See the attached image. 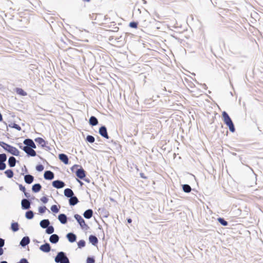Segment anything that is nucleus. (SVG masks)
I'll list each match as a JSON object with an SVG mask.
<instances>
[{
  "label": "nucleus",
  "mask_w": 263,
  "mask_h": 263,
  "mask_svg": "<svg viewBox=\"0 0 263 263\" xmlns=\"http://www.w3.org/2000/svg\"><path fill=\"white\" fill-rule=\"evenodd\" d=\"M0 146H2L5 151L13 155L17 156L19 155L20 152L16 148L7 144L4 142L0 141Z\"/></svg>",
  "instance_id": "obj_1"
},
{
  "label": "nucleus",
  "mask_w": 263,
  "mask_h": 263,
  "mask_svg": "<svg viewBox=\"0 0 263 263\" xmlns=\"http://www.w3.org/2000/svg\"><path fill=\"white\" fill-rule=\"evenodd\" d=\"M57 263H70L68 258L64 252H60L58 253L54 258Z\"/></svg>",
  "instance_id": "obj_2"
},
{
  "label": "nucleus",
  "mask_w": 263,
  "mask_h": 263,
  "mask_svg": "<svg viewBox=\"0 0 263 263\" xmlns=\"http://www.w3.org/2000/svg\"><path fill=\"white\" fill-rule=\"evenodd\" d=\"M74 217L82 229L87 227V224L85 223V220L79 214H75L74 215Z\"/></svg>",
  "instance_id": "obj_3"
},
{
  "label": "nucleus",
  "mask_w": 263,
  "mask_h": 263,
  "mask_svg": "<svg viewBox=\"0 0 263 263\" xmlns=\"http://www.w3.org/2000/svg\"><path fill=\"white\" fill-rule=\"evenodd\" d=\"M99 133L103 138L107 139H109L107 128L105 126L103 125L100 127L99 129Z\"/></svg>",
  "instance_id": "obj_4"
},
{
  "label": "nucleus",
  "mask_w": 263,
  "mask_h": 263,
  "mask_svg": "<svg viewBox=\"0 0 263 263\" xmlns=\"http://www.w3.org/2000/svg\"><path fill=\"white\" fill-rule=\"evenodd\" d=\"M23 150L27 154L29 157H34L36 155V152L31 149L30 147H27V146H23Z\"/></svg>",
  "instance_id": "obj_5"
},
{
  "label": "nucleus",
  "mask_w": 263,
  "mask_h": 263,
  "mask_svg": "<svg viewBox=\"0 0 263 263\" xmlns=\"http://www.w3.org/2000/svg\"><path fill=\"white\" fill-rule=\"evenodd\" d=\"M52 186L58 189H62L65 185V183L60 180H54L52 182Z\"/></svg>",
  "instance_id": "obj_6"
},
{
  "label": "nucleus",
  "mask_w": 263,
  "mask_h": 263,
  "mask_svg": "<svg viewBox=\"0 0 263 263\" xmlns=\"http://www.w3.org/2000/svg\"><path fill=\"white\" fill-rule=\"evenodd\" d=\"M22 208L24 210H28L30 208V202L27 199H23L21 201Z\"/></svg>",
  "instance_id": "obj_7"
},
{
  "label": "nucleus",
  "mask_w": 263,
  "mask_h": 263,
  "mask_svg": "<svg viewBox=\"0 0 263 263\" xmlns=\"http://www.w3.org/2000/svg\"><path fill=\"white\" fill-rule=\"evenodd\" d=\"M40 249L43 252L48 253L51 250V247L49 243H45L40 246Z\"/></svg>",
  "instance_id": "obj_8"
},
{
  "label": "nucleus",
  "mask_w": 263,
  "mask_h": 263,
  "mask_svg": "<svg viewBox=\"0 0 263 263\" xmlns=\"http://www.w3.org/2000/svg\"><path fill=\"white\" fill-rule=\"evenodd\" d=\"M44 177L46 180H51L54 178V174L50 171H46L44 173Z\"/></svg>",
  "instance_id": "obj_9"
},
{
  "label": "nucleus",
  "mask_w": 263,
  "mask_h": 263,
  "mask_svg": "<svg viewBox=\"0 0 263 263\" xmlns=\"http://www.w3.org/2000/svg\"><path fill=\"white\" fill-rule=\"evenodd\" d=\"M222 117L223 122L225 124H227L229 122L232 121V119H231V118L230 117L229 115H228V114L225 111L222 112Z\"/></svg>",
  "instance_id": "obj_10"
},
{
  "label": "nucleus",
  "mask_w": 263,
  "mask_h": 263,
  "mask_svg": "<svg viewBox=\"0 0 263 263\" xmlns=\"http://www.w3.org/2000/svg\"><path fill=\"white\" fill-rule=\"evenodd\" d=\"M59 159L63 162L65 164H67L68 163L69 159L67 156L65 154H60L59 155Z\"/></svg>",
  "instance_id": "obj_11"
},
{
  "label": "nucleus",
  "mask_w": 263,
  "mask_h": 263,
  "mask_svg": "<svg viewBox=\"0 0 263 263\" xmlns=\"http://www.w3.org/2000/svg\"><path fill=\"white\" fill-rule=\"evenodd\" d=\"M30 242V238L28 236L24 237L20 241V245L22 247H25L27 245H28Z\"/></svg>",
  "instance_id": "obj_12"
},
{
  "label": "nucleus",
  "mask_w": 263,
  "mask_h": 263,
  "mask_svg": "<svg viewBox=\"0 0 263 263\" xmlns=\"http://www.w3.org/2000/svg\"><path fill=\"white\" fill-rule=\"evenodd\" d=\"M58 219L62 224H66L67 222V217L64 214H60L58 216Z\"/></svg>",
  "instance_id": "obj_13"
},
{
  "label": "nucleus",
  "mask_w": 263,
  "mask_h": 263,
  "mask_svg": "<svg viewBox=\"0 0 263 263\" xmlns=\"http://www.w3.org/2000/svg\"><path fill=\"white\" fill-rule=\"evenodd\" d=\"M59 240V237L57 234H52L49 237V241L52 243H56Z\"/></svg>",
  "instance_id": "obj_14"
},
{
  "label": "nucleus",
  "mask_w": 263,
  "mask_h": 263,
  "mask_svg": "<svg viewBox=\"0 0 263 263\" xmlns=\"http://www.w3.org/2000/svg\"><path fill=\"white\" fill-rule=\"evenodd\" d=\"M66 237L70 242H73L76 241L77 239L76 235L72 233H69L67 234Z\"/></svg>",
  "instance_id": "obj_15"
},
{
  "label": "nucleus",
  "mask_w": 263,
  "mask_h": 263,
  "mask_svg": "<svg viewBox=\"0 0 263 263\" xmlns=\"http://www.w3.org/2000/svg\"><path fill=\"white\" fill-rule=\"evenodd\" d=\"M89 123L92 126H96L98 124V120L96 117L92 116L89 119Z\"/></svg>",
  "instance_id": "obj_16"
},
{
  "label": "nucleus",
  "mask_w": 263,
  "mask_h": 263,
  "mask_svg": "<svg viewBox=\"0 0 263 263\" xmlns=\"http://www.w3.org/2000/svg\"><path fill=\"white\" fill-rule=\"evenodd\" d=\"M76 174L78 177L83 179L85 177V171L82 168H79L77 170Z\"/></svg>",
  "instance_id": "obj_17"
},
{
  "label": "nucleus",
  "mask_w": 263,
  "mask_h": 263,
  "mask_svg": "<svg viewBox=\"0 0 263 263\" xmlns=\"http://www.w3.org/2000/svg\"><path fill=\"white\" fill-rule=\"evenodd\" d=\"M34 180V177L31 175H26L24 176L25 182L27 184H31Z\"/></svg>",
  "instance_id": "obj_18"
},
{
  "label": "nucleus",
  "mask_w": 263,
  "mask_h": 263,
  "mask_svg": "<svg viewBox=\"0 0 263 263\" xmlns=\"http://www.w3.org/2000/svg\"><path fill=\"white\" fill-rule=\"evenodd\" d=\"M93 215V211L91 209H88L86 210L84 214V217L86 219H90Z\"/></svg>",
  "instance_id": "obj_19"
},
{
  "label": "nucleus",
  "mask_w": 263,
  "mask_h": 263,
  "mask_svg": "<svg viewBox=\"0 0 263 263\" xmlns=\"http://www.w3.org/2000/svg\"><path fill=\"white\" fill-rule=\"evenodd\" d=\"M64 195L68 198H70L74 195L72 190L69 188L64 190Z\"/></svg>",
  "instance_id": "obj_20"
},
{
  "label": "nucleus",
  "mask_w": 263,
  "mask_h": 263,
  "mask_svg": "<svg viewBox=\"0 0 263 263\" xmlns=\"http://www.w3.org/2000/svg\"><path fill=\"white\" fill-rule=\"evenodd\" d=\"M78 202L79 200L78 198L76 196H74V195L70 197V199L69 200V204L70 205H75L78 203Z\"/></svg>",
  "instance_id": "obj_21"
},
{
  "label": "nucleus",
  "mask_w": 263,
  "mask_h": 263,
  "mask_svg": "<svg viewBox=\"0 0 263 263\" xmlns=\"http://www.w3.org/2000/svg\"><path fill=\"white\" fill-rule=\"evenodd\" d=\"M89 241L93 246H96L98 242V239L97 237L96 236L92 235L89 236Z\"/></svg>",
  "instance_id": "obj_22"
},
{
  "label": "nucleus",
  "mask_w": 263,
  "mask_h": 263,
  "mask_svg": "<svg viewBox=\"0 0 263 263\" xmlns=\"http://www.w3.org/2000/svg\"><path fill=\"white\" fill-rule=\"evenodd\" d=\"M40 226L43 228H47L50 224V221L48 219H43L40 221Z\"/></svg>",
  "instance_id": "obj_23"
},
{
  "label": "nucleus",
  "mask_w": 263,
  "mask_h": 263,
  "mask_svg": "<svg viewBox=\"0 0 263 263\" xmlns=\"http://www.w3.org/2000/svg\"><path fill=\"white\" fill-rule=\"evenodd\" d=\"M42 186L40 183H36L32 185V190L34 193H37L41 190Z\"/></svg>",
  "instance_id": "obj_24"
},
{
  "label": "nucleus",
  "mask_w": 263,
  "mask_h": 263,
  "mask_svg": "<svg viewBox=\"0 0 263 263\" xmlns=\"http://www.w3.org/2000/svg\"><path fill=\"white\" fill-rule=\"evenodd\" d=\"M35 141L40 144L42 147H44L46 144L45 141L42 138L38 137L35 139Z\"/></svg>",
  "instance_id": "obj_25"
},
{
  "label": "nucleus",
  "mask_w": 263,
  "mask_h": 263,
  "mask_svg": "<svg viewBox=\"0 0 263 263\" xmlns=\"http://www.w3.org/2000/svg\"><path fill=\"white\" fill-rule=\"evenodd\" d=\"M141 25L143 27H146L149 24V22L146 20V16H144L140 20Z\"/></svg>",
  "instance_id": "obj_26"
},
{
  "label": "nucleus",
  "mask_w": 263,
  "mask_h": 263,
  "mask_svg": "<svg viewBox=\"0 0 263 263\" xmlns=\"http://www.w3.org/2000/svg\"><path fill=\"white\" fill-rule=\"evenodd\" d=\"M33 141L30 139H26L23 142V144L25 145L24 146H27V147H31V145L33 143Z\"/></svg>",
  "instance_id": "obj_27"
},
{
  "label": "nucleus",
  "mask_w": 263,
  "mask_h": 263,
  "mask_svg": "<svg viewBox=\"0 0 263 263\" xmlns=\"http://www.w3.org/2000/svg\"><path fill=\"white\" fill-rule=\"evenodd\" d=\"M226 124L229 127L231 132L234 133L235 131V128L232 121Z\"/></svg>",
  "instance_id": "obj_28"
},
{
  "label": "nucleus",
  "mask_w": 263,
  "mask_h": 263,
  "mask_svg": "<svg viewBox=\"0 0 263 263\" xmlns=\"http://www.w3.org/2000/svg\"><path fill=\"white\" fill-rule=\"evenodd\" d=\"M7 160V156L5 154H0V164H6L5 162Z\"/></svg>",
  "instance_id": "obj_29"
},
{
  "label": "nucleus",
  "mask_w": 263,
  "mask_h": 263,
  "mask_svg": "<svg viewBox=\"0 0 263 263\" xmlns=\"http://www.w3.org/2000/svg\"><path fill=\"white\" fill-rule=\"evenodd\" d=\"M11 229L13 232H16L18 230V224L17 222H13L11 225Z\"/></svg>",
  "instance_id": "obj_30"
},
{
  "label": "nucleus",
  "mask_w": 263,
  "mask_h": 263,
  "mask_svg": "<svg viewBox=\"0 0 263 263\" xmlns=\"http://www.w3.org/2000/svg\"><path fill=\"white\" fill-rule=\"evenodd\" d=\"M34 213L32 211H28L25 214V217L28 219H31L33 218Z\"/></svg>",
  "instance_id": "obj_31"
},
{
  "label": "nucleus",
  "mask_w": 263,
  "mask_h": 263,
  "mask_svg": "<svg viewBox=\"0 0 263 263\" xmlns=\"http://www.w3.org/2000/svg\"><path fill=\"white\" fill-rule=\"evenodd\" d=\"M16 92L17 94L22 96H25L27 95L26 92H25L23 89L20 88H17L16 89Z\"/></svg>",
  "instance_id": "obj_32"
},
{
  "label": "nucleus",
  "mask_w": 263,
  "mask_h": 263,
  "mask_svg": "<svg viewBox=\"0 0 263 263\" xmlns=\"http://www.w3.org/2000/svg\"><path fill=\"white\" fill-rule=\"evenodd\" d=\"M85 140L87 142L92 143L95 142V138L93 136L91 135H87Z\"/></svg>",
  "instance_id": "obj_33"
},
{
  "label": "nucleus",
  "mask_w": 263,
  "mask_h": 263,
  "mask_svg": "<svg viewBox=\"0 0 263 263\" xmlns=\"http://www.w3.org/2000/svg\"><path fill=\"white\" fill-rule=\"evenodd\" d=\"M183 191L185 193H190L191 191V187L189 184H184L182 186Z\"/></svg>",
  "instance_id": "obj_34"
},
{
  "label": "nucleus",
  "mask_w": 263,
  "mask_h": 263,
  "mask_svg": "<svg viewBox=\"0 0 263 263\" xmlns=\"http://www.w3.org/2000/svg\"><path fill=\"white\" fill-rule=\"evenodd\" d=\"M54 228L52 226H49L46 230V233L48 234H51L54 232Z\"/></svg>",
  "instance_id": "obj_35"
},
{
  "label": "nucleus",
  "mask_w": 263,
  "mask_h": 263,
  "mask_svg": "<svg viewBox=\"0 0 263 263\" xmlns=\"http://www.w3.org/2000/svg\"><path fill=\"white\" fill-rule=\"evenodd\" d=\"M5 174L9 178H11L13 176V172L11 170H7L5 172Z\"/></svg>",
  "instance_id": "obj_36"
},
{
  "label": "nucleus",
  "mask_w": 263,
  "mask_h": 263,
  "mask_svg": "<svg viewBox=\"0 0 263 263\" xmlns=\"http://www.w3.org/2000/svg\"><path fill=\"white\" fill-rule=\"evenodd\" d=\"M16 160L13 156H11L8 159V164H15Z\"/></svg>",
  "instance_id": "obj_37"
},
{
  "label": "nucleus",
  "mask_w": 263,
  "mask_h": 263,
  "mask_svg": "<svg viewBox=\"0 0 263 263\" xmlns=\"http://www.w3.org/2000/svg\"><path fill=\"white\" fill-rule=\"evenodd\" d=\"M218 221L221 225L223 226H227L228 224V222L222 218H218Z\"/></svg>",
  "instance_id": "obj_38"
},
{
  "label": "nucleus",
  "mask_w": 263,
  "mask_h": 263,
  "mask_svg": "<svg viewBox=\"0 0 263 263\" xmlns=\"http://www.w3.org/2000/svg\"><path fill=\"white\" fill-rule=\"evenodd\" d=\"M51 210L53 213H57L59 211V209L58 208L57 205H53L51 207Z\"/></svg>",
  "instance_id": "obj_39"
},
{
  "label": "nucleus",
  "mask_w": 263,
  "mask_h": 263,
  "mask_svg": "<svg viewBox=\"0 0 263 263\" xmlns=\"http://www.w3.org/2000/svg\"><path fill=\"white\" fill-rule=\"evenodd\" d=\"M9 126L12 128H14L17 129L18 131L21 130V126L19 125H18L15 123H12V125H9Z\"/></svg>",
  "instance_id": "obj_40"
},
{
  "label": "nucleus",
  "mask_w": 263,
  "mask_h": 263,
  "mask_svg": "<svg viewBox=\"0 0 263 263\" xmlns=\"http://www.w3.org/2000/svg\"><path fill=\"white\" fill-rule=\"evenodd\" d=\"M78 246L79 248H83L85 246V241L84 240H81L78 242Z\"/></svg>",
  "instance_id": "obj_41"
},
{
  "label": "nucleus",
  "mask_w": 263,
  "mask_h": 263,
  "mask_svg": "<svg viewBox=\"0 0 263 263\" xmlns=\"http://www.w3.org/2000/svg\"><path fill=\"white\" fill-rule=\"evenodd\" d=\"M129 27L133 28H137L138 27V23L136 22H132L129 23Z\"/></svg>",
  "instance_id": "obj_42"
},
{
  "label": "nucleus",
  "mask_w": 263,
  "mask_h": 263,
  "mask_svg": "<svg viewBox=\"0 0 263 263\" xmlns=\"http://www.w3.org/2000/svg\"><path fill=\"white\" fill-rule=\"evenodd\" d=\"M46 210H47V208L45 206H40L39 208V212L41 214L44 213Z\"/></svg>",
  "instance_id": "obj_43"
},
{
  "label": "nucleus",
  "mask_w": 263,
  "mask_h": 263,
  "mask_svg": "<svg viewBox=\"0 0 263 263\" xmlns=\"http://www.w3.org/2000/svg\"><path fill=\"white\" fill-rule=\"evenodd\" d=\"M95 261L93 258L88 257L87 259L86 263H94Z\"/></svg>",
  "instance_id": "obj_44"
},
{
  "label": "nucleus",
  "mask_w": 263,
  "mask_h": 263,
  "mask_svg": "<svg viewBox=\"0 0 263 263\" xmlns=\"http://www.w3.org/2000/svg\"><path fill=\"white\" fill-rule=\"evenodd\" d=\"M44 169V165H36V170L39 172H41Z\"/></svg>",
  "instance_id": "obj_45"
},
{
  "label": "nucleus",
  "mask_w": 263,
  "mask_h": 263,
  "mask_svg": "<svg viewBox=\"0 0 263 263\" xmlns=\"http://www.w3.org/2000/svg\"><path fill=\"white\" fill-rule=\"evenodd\" d=\"M41 200L44 203H46L48 202V198L44 196L41 198Z\"/></svg>",
  "instance_id": "obj_46"
},
{
  "label": "nucleus",
  "mask_w": 263,
  "mask_h": 263,
  "mask_svg": "<svg viewBox=\"0 0 263 263\" xmlns=\"http://www.w3.org/2000/svg\"><path fill=\"white\" fill-rule=\"evenodd\" d=\"M5 245V240L0 238V248H2Z\"/></svg>",
  "instance_id": "obj_47"
},
{
  "label": "nucleus",
  "mask_w": 263,
  "mask_h": 263,
  "mask_svg": "<svg viewBox=\"0 0 263 263\" xmlns=\"http://www.w3.org/2000/svg\"><path fill=\"white\" fill-rule=\"evenodd\" d=\"M19 188H20V190L21 191H23L24 193L26 192L25 191L26 189H25V186H23L22 185H20Z\"/></svg>",
  "instance_id": "obj_48"
},
{
  "label": "nucleus",
  "mask_w": 263,
  "mask_h": 263,
  "mask_svg": "<svg viewBox=\"0 0 263 263\" xmlns=\"http://www.w3.org/2000/svg\"><path fill=\"white\" fill-rule=\"evenodd\" d=\"M31 149H34V148H36V145L35 144V143H34V142H33V143H32L31 145V147H30Z\"/></svg>",
  "instance_id": "obj_49"
},
{
  "label": "nucleus",
  "mask_w": 263,
  "mask_h": 263,
  "mask_svg": "<svg viewBox=\"0 0 263 263\" xmlns=\"http://www.w3.org/2000/svg\"><path fill=\"white\" fill-rule=\"evenodd\" d=\"M24 193L25 196L27 198H29V197H30V193H27V192H24Z\"/></svg>",
  "instance_id": "obj_50"
},
{
  "label": "nucleus",
  "mask_w": 263,
  "mask_h": 263,
  "mask_svg": "<svg viewBox=\"0 0 263 263\" xmlns=\"http://www.w3.org/2000/svg\"><path fill=\"white\" fill-rule=\"evenodd\" d=\"M140 175L141 177L142 178H144V179H146V177L144 176V174L143 173H141L140 174Z\"/></svg>",
  "instance_id": "obj_51"
},
{
  "label": "nucleus",
  "mask_w": 263,
  "mask_h": 263,
  "mask_svg": "<svg viewBox=\"0 0 263 263\" xmlns=\"http://www.w3.org/2000/svg\"><path fill=\"white\" fill-rule=\"evenodd\" d=\"M6 165H0V170H4L6 168Z\"/></svg>",
  "instance_id": "obj_52"
},
{
  "label": "nucleus",
  "mask_w": 263,
  "mask_h": 263,
  "mask_svg": "<svg viewBox=\"0 0 263 263\" xmlns=\"http://www.w3.org/2000/svg\"><path fill=\"white\" fill-rule=\"evenodd\" d=\"M208 166H209V168H208V169H209V170H208V171H210L211 168V169L212 170V171H213V168L212 165H208Z\"/></svg>",
  "instance_id": "obj_53"
},
{
  "label": "nucleus",
  "mask_w": 263,
  "mask_h": 263,
  "mask_svg": "<svg viewBox=\"0 0 263 263\" xmlns=\"http://www.w3.org/2000/svg\"><path fill=\"white\" fill-rule=\"evenodd\" d=\"M18 146H19V147L20 148L23 149V147L24 146L23 145V144L22 143H19L18 144Z\"/></svg>",
  "instance_id": "obj_54"
},
{
  "label": "nucleus",
  "mask_w": 263,
  "mask_h": 263,
  "mask_svg": "<svg viewBox=\"0 0 263 263\" xmlns=\"http://www.w3.org/2000/svg\"><path fill=\"white\" fill-rule=\"evenodd\" d=\"M4 253L3 250L2 248H0V256L3 255Z\"/></svg>",
  "instance_id": "obj_55"
},
{
  "label": "nucleus",
  "mask_w": 263,
  "mask_h": 263,
  "mask_svg": "<svg viewBox=\"0 0 263 263\" xmlns=\"http://www.w3.org/2000/svg\"><path fill=\"white\" fill-rule=\"evenodd\" d=\"M2 120H3V117H2L1 113L0 112V121H2Z\"/></svg>",
  "instance_id": "obj_56"
},
{
  "label": "nucleus",
  "mask_w": 263,
  "mask_h": 263,
  "mask_svg": "<svg viewBox=\"0 0 263 263\" xmlns=\"http://www.w3.org/2000/svg\"><path fill=\"white\" fill-rule=\"evenodd\" d=\"M132 219H127V222H128V223H131V222H132Z\"/></svg>",
  "instance_id": "obj_57"
},
{
  "label": "nucleus",
  "mask_w": 263,
  "mask_h": 263,
  "mask_svg": "<svg viewBox=\"0 0 263 263\" xmlns=\"http://www.w3.org/2000/svg\"><path fill=\"white\" fill-rule=\"evenodd\" d=\"M0 263H8L6 261H2Z\"/></svg>",
  "instance_id": "obj_58"
},
{
  "label": "nucleus",
  "mask_w": 263,
  "mask_h": 263,
  "mask_svg": "<svg viewBox=\"0 0 263 263\" xmlns=\"http://www.w3.org/2000/svg\"><path fill=\"white\" fill-rule=\"evenodd\" d=\"M24 168L26 170V172H27V169H26V165H24Z\"/></svg>",
  "instance_id": "obj_59"
},
{
  "label": "nucleus",
  "mask_w": 263,
  "mask_h": 263,
  "mask_svg": "<svg viewBox=\"0 0 263 263\" xmlns=\"http://www.w3.org/2000/svg\"><path fill=\"white\" fill-rule=\"evenodd\" d=\"M142 1H143L144 4H146V1H145V0H142Z\"/></svg>",
  "instance_id": "obj_60"
},
{
  "label": "nucleus",
  "mask_w": 263,
  "mask_h": 263,
  "mask_svg": "<svg viewBox=\"0 0 263 263\" xmlns=\"http://www.w3.org/2000/svg\"><path fill=\"white\" fill-rule=\"evenodd\" d=\"M15 166V165H10V167H13V166Z\"/></svg>",
  "instance_id": "obj_61"
},
{
  "label": "nucleus",
  "mask_w": 263,
  "mask_h": 263,
  "mask_svg": "<svg viewBox=\"0 0 263 263\" xmlns=\"http://www.w3.org/2000/svg\"><path fill=\"white\" fill-rule=\"evenodd\" d=\"M2 189H3V187H0V190H2Z\"/></svg>",
  "instance_id": "obj_62"
}]
</instances>
